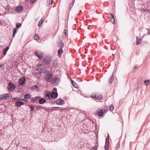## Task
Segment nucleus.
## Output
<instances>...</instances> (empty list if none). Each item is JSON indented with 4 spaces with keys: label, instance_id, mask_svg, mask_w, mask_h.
<instances>
[{
    "label": "nucleus",
    "instance_id": "obj_53",
    "mask_svg": "<svg viewBox=\"0 0 150 150\" xmlns=\"http://www.w3.org/2000/svg\"><path fill=\"white\" fill-rule=\"evenodd\" d=\"M107 112V110H105V109H104V110H103V112Z\"/></svg>",
    "mask_w": 150,
    "mask_h": 150
},
{
    "label": "nucleus",
    "instance_id": "obj_11",
    "mask_svg": "<svg viewBox=\"0 0 150 150\" xmlns=\"http://www.w3.org/2000/svg\"><path fill=\"white\" fill-rule=\"evenodd\" d=\"M56 103L58 105H62L64 103V101L63 100L59 99L55 101Z\"/></svg>",
    "mask_w": 150,
    "mask_h": 150
},
{
    "label": "nucleus",
    "instance_id": "obj_34",
    "mask_svg": "<svg viewBox=\"0 0 150 150\" xmlns=\"http://www.w3.org/2000/svg\"><path fill=\"white\" fill-rule=\"evenodd\" d=\"M34 39L35 40H38L39 39V36L38 34H35L34 35V36L33 37Z\"/></svg>",
    "mask_w": 150,
    "mask_h": 150
},
{
    "label": "nucleus",
    "instance_id": "obj_1",
    "mask_svg": "<svg viewBox=\"0 0 150 150\" xmlns=\"http://www.w3.org/2000/svg\"><path fill=\"white\" fill-rule=\"evenodd\" d=\"M16 86L14 84L11 82L9 83L8 85V89L10 92L13 91L16 88Z\"/></svg>",
    "mask_w": 150,
    "mask_h": 150
},
{
    "label": "nucleus",
    "instance_id": "obj_59",
    "mask_svg": "<svg viewBox=\"0 0 150 150\" xmlns=\"http://www.w3.org/2000/svg\"><path fill=\"white\" fill-rule=\"evenodd\" d=\"M1 13H0V16H1Z\"/></svg>",
    "mask_w": 150,
    "mask_h": 150
},
{
    "label": "nucleus",
    "instance_id": "obj_24",
    "mask_svg": "<svg viewBox=\"0 0 150 150\" xmlns=\"http://www.w3.org/2000/svg\"><path fill=\"white\" fill-rule=\"evenodd\" d=\"M64 44L63 42L62 41L59 42V47L61 48H62L64 47Z\"/></svg>",
    "mask_w": 150,
    "mask_h": 150
},
{
    "label": "nucleus",
    "instance_id": "obj_39",
    "mask_svg": "<svg viewBox=\"0 0 150 150\" xmlns=\"http://www.w3.org/2000/svg\"><path fill=\"white\" fill-rule=\"evenodd\" d=\"M119 142L116 145V149H117L120 148V144L119 143Z\"/></svg>",
    "mask_w": 150,
    "mask_h": 150
},
{
    "label": "nucleus",
    "instance_id": "obj_42",
    "mask_svg": "<svg viewBox=\"0 0 150 150\" xmlns=\"http://www.w3.org/2000/svg\"><path fill=\"white\" fill-rule=\"evenodd\" d=\"M46 4L47 5H49L50 4V0H47V1Z\"/></svg>",
    "mask_w": 150,
    "mask_h": 150
},
{
    "label": "nucleus",
    "instance_id": "obj_29",
    "mask_svg": "<svg viewBox=\"0 0 150 150\" xmlns=\"http://www.w3.org/2000/svg\"><path fill=\"white\" fill-rule=\"evenodd\" d=\"M28 106L29 108L30 109V111L33 112L34 109V107L33 105H28Z\"/></svg>",
    "mask_w": 150,
    "mask_h": 150
},
{
    "label": "nucleus",
    "instance_id": "obj_25",
    "mask_svg": "<svg viewBox=\"0 0 150 150\" xmlns=\"http://www.w3.org/2000/svg\"><path fill=\"white\" fill-rule=\"evenodd\" d=\"M31 96L30 94H26L24 96V98L26 99H29L30 98Z\"/></svg>",
    "mask_w": 150,
    "mask_h": 150
},
{
    "label": "nucleus",
    "instance_id": "obj_35",
    "mask_svg": "<svg viewBox=\"0 0 150 150\" xmlns=\"http://www.w3.org/2000/svg\"><path fill=\"white\" fill-rule=\"evenodd\" d=\"M109 110L112 111L114 109V107L113 105H111L109 106Z\"/></svg>",
    "mask_w": 150,
    "mask_h": 150
},
{
    "label": "nucleus",
    "instance_id": "obj_14",
    "mask_svg": "<svg viewBox=\"0 0 150 150\" xmlns=\"http://www.w3.org/2000/svg\"><path fill=\"white\" fill-rule=\"evenodd\" d=\"M50 95H51V93L50 92L46 93L45 96V98L47 100H50L51 98Z\"/></svg>",
    "mask_w": 150,
    "mask_h": 150
},
{
    "label": "nucleus",
    "instance_id": "obj_37",
    "mask_svg": "<svg viewBox=\"0 0 150 150\" xmlns=\"http://www.w3.org/2000/svg\"><path fill=\"white\" fill-rule=\"evenodd\" d=\"M16 100H24V101L25 100H24V99H23V98H19L18 97H16Z\"/></svg>",
    "mask_w": 150,
    "mask_h": 150
},
{
    "label": "nucleus",
    "instance_id": "obj_50",
    "mask_svg": "<svg viewBox=\"0 0 150 150\" xmlns=\"http://www.w3.org/2000/svg\"><path fill=\"white\" fill-rule=\"evenodd\" d=\"M74 2H75V0H74V1H73V4H72V5H71H71H70V6H71V7H72V6H73V4L74 3Z\"/></svg>",
    "mask_w": 150,
    "mask_h": 150
},
{
    "label": "nucleus",
    "instance_id": "obj_55",
    "mask_svg": "<svg viewBox=\"0 0 150 150\" xmlns=\"http://www.w3.org/2000/svg\"><path fill=\"white\" fill-rule=\"evenodd\" d=\"M53 0H51V5H52V2L53 1Z\"/></svg>",
    "mask_w": 150,
    "mask_h": 150
},
{
    "label": "nucleus",
    "instance_id": "obj_41",
    "mask_svg": "<svg viewBox=\"0 0 150 150\" xmlns=\"http://www.w3.org/2000/svg\"><path fill=\"white\" fill-rule=\"evenodd\" d=\"M97 147H96V146H94L93 147L92 149L93 150H97Z\"/></svg>",
    "mask_w": 150,
    "mask_h": 150
},
{
    "label": "nucleus",
    "instance_id": "obj_12",
    "mask_svg": "<svg viewBox=\"0 0 150 150\" xmlns=\"http://www.w3.org/2000/svg\"><path fill=\"white\" fill-rule=\"evenodd\" d=\"M24 103L23 102L18 101L15 103V105L17 107H19L21 105H23Z\"/></svg>",
    "mask_w": 150,
    "mask_h": 150
},
{
    "label": "nucleus",
    "instance_id": "obj_2",
    "mask_svg": "<svg viewBox=\"0 0 150 150\" xmlns=\"http://www.w3.org/2000/svg\"><path fill=\"white\" fill-rule=\"evenodd\" d=\"M42 61L46 64H49L52 61V59L51 58L48 57H44Z\"/></svg>",
    "mask_w": 150,
    "mask_h": 150
},
{
    "label": "nucleus",
    "instance_id": "obj_58",
    "mask_svg": "<svg viewBox=\"0 0 150 150\" xmlns=\"http://www.w3.org/2000/svg\"><path fill=\"white\" fill-rule=\"evenodd\" d=\"M1 21H0V25H1Z\"/></svg>",
    "mask_w": 150,
    "mask_h": 150
},
{
    "label": "nucleus",
    "instance_id": "obj_19",
    "mask_svg": "<svg viewBox=\"0 0 150 150\" xmlns=\"http://www.w3.org/2000/svg\"><path fill=\"white\" fill-rule=\"evenodd\" d=\"M18 31V29L16 28H14L13 30V34L12 35L13 37L14 38L16 34L17 33Z\"/></svg>",
    "mask_w": 150,
    "mask_h": 150
},
{
    "label": "nucleus",
    "instance_id": "obj_30",
    "mask_svg": "<svg viewBox=\"0 0 150 150\" xmlns=\"http://www.w3.org/2000/svg\"><path fill=\"white\" fill-rule=\"evenodd\" d=\"M59 79L58 77H55L54 78L53 81L55 82L58 83L59 81Z\"/></svg>",
    "mask_w": 150,
    "mask_h": 150
},
{
    "label": "nucleus",
    "instance_id": "obj_3",
    "mask_svg": "<svg viewBox=\"0 0 150 150\" xmlns=\"http://www.w3.org/2000/svg\"><path fill=\"white\" fill-rule=\"evenodd\" d=\"M91 97L94 99H96L98 100H100L102 98V94L98 95L96 93L93 94H92L91 95Z\"/></svg>",
    "mask_w": 150,
    "mask_h": 150
},
{
    "label": "nucleus",
    "instance_id": "obj_33",
    "mask_svg": "<svg viewBox=\"0 0 150 150\" xmlns=\"http://www.w3.org/2000/svg\"><path fill=\"white\" fill-rule=\"evenodd\" d=\"M35 89H38V86L36 85H35L34 86H33L31 88V89L33 90H35Z\"/></svg>",
    "mask_w": 150,
    "mask_h": 150
},
{
    "label": "nucleus",
    "instance_id": "obj_26",
    "mask_svg": "<svg viewBox=\"0 0 150 150\" xmlns=\"http://www.w3.org/2000/svg\"><path fill=\"white\" fill-rule=\"evenodd\" d=\"M44 109V107L43 106L40 105H38L36 106V110H39L41 109Z\"/></svg>",
    "mask_w": 150,
    "mask_h": 150
},
{
    "label": "nucleus",
    "instance_id": "obj_4",
    "mask_svg": "<svg viewBox=\"0 0 150 150\" xmlns=\"http://www.w3.org/2000/svg\"><path fill=\"white\" fill-rule=\"evenodd\" d=\"M41 98V97L38 96L32 98L30 99L31 102L35 104H38L39 99Z\"/></svg>",
    "mask_w": 150,
    "mask_h": 150
},
{
    "label": "nucleus",
    "instance_id": "obj_15",
    "mask_svg": "<svg viewBox=\"0 0 150 150\" xmlns=\"http://www.w3.org/2000/svg\"><path fill=\"white\" fill-rule=\"evenodd\" d=\"M46 80L48 82H51L52 79V74H50V75L46 77Z\"/></svg>",
    "mask_w": 150,
    "mask_h": 150
},
{
    "label": "nucleus",
    "instance_id": "obj_8",
    "mask_svg": "<svg viewBox=\"0 0 150 150\" xmlns=\"http://www.w3.org/2000/svg\"><path fill=\"white\" fill-rule=\"evenodd\" d=\"M51 95H50L51 98L53 99H55L58 96V94L57 92H52L51 93Z\"/></svg>",
    "mask_w": 150,
    "mask_h": 150
},
{
    "label": "nucleus",
    "instance_id": "obj_6",
    "mask_svg": "<svg viewBox=\"0 0 150 150\" xmlns=\"http://www.w3.org/2000/svg\"><path fill=\"white\" fill-rule=\"evenodd\" d=\"M35 55L39 59H41L43 56V53L40 51H36L35 52Z\"/></svg>",
    "mask_w": 150,
    "mask_h": 150
},
{
    "label": "nucleus",
    "instance_id": "obj_28",
    "mask_svg": "<svg viewBox=\"0 0 150 150\" xmlns=\"http://www.w3.org/2000/svg\"><path fill=\"white\" fill-rule=\"evenodd\" d=\"M67 30H66L65 29L64 31V34L62 35V37L63 38H66L67 36Z\"/></svg>",
    "mask_w": 150,
    "mask_h": 150
},
{
    "label": "nucleus",
    "instance_id": "obj_47",
    "mask_svg": "<svg viewBox=\"0 0 150 150\" xmlns=\"http://www.w3.org/2000/svg\"><path fill=\"white\" fill-rule=\"evenodd\" d=\"M71 82L73 85H74V84L75 83L73 80H71Z\"/></svg>",
    "mask_w": 150,
    "mask_h": 150
},
{
    "label": "nucleus",
    "instance_id": "obj_52",
    "mask_svg": "<svg viewBox=\"0 0 150 150\" xmlns=\"http://www.w3.org/2000/svg\"><path fill=\"white\" fill-rule=\"evenodd\" d=\"M147 33L149 35H150V30H149V31H148V33Z\"/></svg>",
    "mask_w": 150,
    "mask_h": 150
},
{
    "label": "nucleus",
    "instance_id": "obj_23",
    "mask_svg": "<svg viewBox=\"0 0 150 150\" xmlns=\"http://www.w3.org/2000/svg\"><path fill=\"white\" fill-rule=\"evenodd\" d=\"M63 52V50H62V48H60L58 50V54L59 57H61V55L62 53Z\"/></svg>",
    "mask_w": 150,
    "mask_h": 150
},
{
    "label": "nucleus",
    "instance_id": "obj_49",
    "mask_svg": "<svg viewBox=\"0 0 150 150\" xmlns=\"http://www.w3.org/2000/svg\"><path fill=\"white\" fill-rule=\"evenodd\" d=\"M137 67V66H135L134 67H133V69H136L137 67Z\"/></svg>",
    "mask_w": 150,
    "mask_h": 150
},
{
    "label": "nucleus",
    "instance_id": "obj_36",
    "mask_svg": "<svg viewBox=\"0 0 150 150\" xmlns=\"http://www.w3.org/2000/svg\"><path fill=\"white\" fill-rule=\"evenodd\" d=\"M44 73L45 74H47L46 76H48L50 75V74H52L50 71H44Z\"/></svg>",
    "mask_w": 150,
    "mask_h": 150
},
{
    "label": "nucleus",
    "instance_id": "obj_31",
    "mask_svg": "<svg viewBox=\"0 0 150 150\" xmlns=\"http://www.w3.org/2000/svg\"><path fill=\"white\" fill-rule=\"evenodd\" d=\"M5 99L4 94L0 95V101L4 100Z\"/></svg>",
    "mask_w": 150,
    "mask_h": 150
},
{
    "label": "nucleus",
    "instance_id": "obj_43",
    "mask_svg": "<svg viewBox=\"0 0 150 150\" xmlns=\"http://www.w3.org/2000/svg\"><path fill=\"white\" fill-rule=\"evenodd\" d=\"M73 85L74 87L76 88H77V85L76 83H75L74 84V85Z\"/></svg>",
    "mask_w": 150,
    "mask_h": 150
},
{
    "label": "nucleus",
    "instance_id": "obj_7",
    "mask_svg": "<svg viewBox=\"0 0 150 150\" xmlns=\"http://www.w3.org/2000/svg\"><path fill=\"white\" fill-rule=\"evenodd\" d=\"M26 82V79L24 77H22L19 79L18 83L21 85H24Z\"/></svg>",
    "mask_w": 150,
    "mask_h": 150
},
{
    "label": "nucleus",
    "instance_id": "obj_9",
    "mask_svg": "<svg viewBox=\"0 0 150 150\" xmlns=\"http://www.w3.org/2000/svg\"><path fill=\"white\" fill-rule=\"evenodd\" d=\"M46 101V99L44 98H41L39 99L38 103L40 104H42L45 103Z\"/></svg>",
    "mask_w": 150,
    "mask_h": 150
},
{
    "label": "nucleus",
    "instance_id": "obj_18",
    "mask_svg": "<svg viewBox=\"0 0 150 150\" xmlns=\"http://www.w3.org/2000/svg\"><path fill=\"white\" fill-rule=\"evenodd\" d=\"M9 48V47H7L3 49V54L4 55H5L6 54V52Z\"/></svg>",
    "mask_w": 150,
    "mask_h": 150
},
{
    "label": "nucleus",
    "instance_id": "obj_38",
    "mask_svg": "<svg viewBox=\"0 0 150 150\" xmlns=\"http://www.w3.org/2000/svg\"><path fill=\"white\" fill-rule=\"evenodd\" d=\"M21 25V24L20 23H17L16 24V27L17 28H20Z\"/></svg>",
    "mask_w": 150,
    "mask_h": 150
},
{
    "label": "nucleus",
    "instance_id": "obj_27",
    "mask_svg": "<svg viewBox=\"0 0 150 150\" xmlns=\"http://www.w3.org/2000/svg\"><path fill=\"white\" fill-rule=\"evenodd\" d=\"M113 75H112V76L110 77L109 79V82L110 84H111L112 81H113V80L114 79V78L113 77Z\"/></svg>",
    "mask_w": 150,
    "mask_h": 150
},
{
    "label": "nucleus",
    "instance_id": "obj_48",
    "mask_svg": "<svg viewBox=\"0 0 150 150\" xmlns=\"http://www.w3.org/2000/svg\"><path fill=\"white\" fill-rule=\"evenodd\" d=\"M42 22H39L38 23V25L39 26H40V25L41 24Z\"/></svg>",
    "mask_w": 150,
    "mask_h": 150
},
{
    "label": "nucleus",
    "instance_id": "obj_40",
    "mask_svg": "<svg viewBox=\"0 0 150 150\" xmlns=\"http://www.w3.org/2000/svg\"><path fill=\"white\" fill-rule=\"evenodd\" d=\"M37 1V0H30V2L32 3H34Z\"/></svg>",
    "mask_w": 150,
    "mask_h": 150
},
{
    "label": "nucleus",
    "instance_id": "obj_17",
    "mask_svg": "<svg viewBox=\"0 0 150 150\" xmlns=\"http://www.w3.org/2000/svg\"><path fill=\"white\" fill-rule=\"evenodd\" d=\"M110 14L111 16V21L112 23L114 24L115 23V22L114 16L111 13H110Z\"/></svg>",
    "mask_w": 150,
    "mask_h": 150
},
{
    "label": "nucleus",
    "instance_id": "obj_54",
    "mask_svg": "<svg viewBox=\"0 0 150 150\" xmlns=\"http://www.w3.org/2000/svg\"><path fill=\"white\" fill-rule=\"evenodd\" d=\"M52 108H59V107H52Z\"/></svg>",
    "mask_w": 150,
    "mask_h": 150
},
{
    "label": "nucleus",
    "instance_id": "obj_51",
    "mask_svg": "<svg viewBox=\"0 0 150 150\" xmlns=\"http://www.w3.org/2000/svg\"><path fill=\"white\" fill-rule=\"evenodd\" d=\"M41 22H42H42L44 21V20H43V18H42L41 19Z\"/></svg>",
    "mask_w": 150,
    "mask_h": 150
},
{
    "label": "nucleus",
    "instance_id": "obj_5",
    "mask_svg": "<svg viewBox=\"0 0 150 150\" xmlns=\"http://www.w3.org/2000/svg\"><path fill=\"white\" fill-rule=\"evenodd\" d=\"M109 136L108 135L106 138L105 142V144L104 146L105 150H109Z\"/></svg>",
    "mask_w": 150,
    "mask_h": 150
},
{
    "label": "nucleus",
    "instance_id": "obj_21",
    "mask_svg": "<svg viewBox=\"0 0 150 150\" xmlns=\"http://www.w3.org/2000/svg\"><path fill=\"white\" fill-rule=\"evenodd\" d=\"M98 115L100 116L101 117L103 116V112L102 110H99L97 112Z\"/></svg>",
    "mask_w": 150,
    "mask_h": 150
},
{
    "label": "nucleus",
    "instance_id": "obj_13",
    "mask_svg": "<svg viewBox=\"0 0 150 150\" xmlns=\"http://www.w3.org/2000/svg\"><path fill=\"white\" fill-rule=\"evenodd\" d=\"M4 95L5 99H9L11 98L13 96L10 93L4 94Z\"/></svg>",
    "mask_w": 150,
    "mask_h": 150
},
{
    "label": "nucleus",
    "instance_id": "obj_16",
    "mask_svg": "<svg viewBox=\"0 0 150 150\" xmlns=\"http://www.w3.org/2000/svg\"><path fill=\"white\" fill-rule=\"evenodd\" d=\"M23 10V7L21 6H19L15 8V10L17 12H20Z\"/></svg>",
    "mask_w": 150,
    "mask_h": 150
},
{
    "label": "nucleus",
    "instance_id": "obj_10",
    "mask_svg": "<svg viewBox=\"0 0 150 150\" xmlns=\"http://www.w3.org/2000/svg\"><path fill=\"white\" fill-rule=\"evenodd\" d=\"M43 70L42 69L38 67L36 69L35 72L36 73L40 74L42 73Z\"/></svg>",
    "mask_w": 150,
    "mask_h": 150
},
{
    "label": "nucleus",
    "instance_id": "obj_45",
    "mask_svg": "<svg viewBox=\"0 0 150 150\" xmlns=\"http://www.w3.org/2000/svg\"><path fill=\"white\" fill-rule=\"evenodd\" d=\"M71 82L73 85H74V84L75 83L73 80H71Z\"/></svg>",
    "mask_w": 150,
    "mask_h": 150
},
{
    "label": "nucleus",
    "instance_id": "obj_57",
    "mask_svg": "<svg viewBox=\"0 0 150 150\" xmlns=\"http://www.w3.org/2000/svg\"><path fill=\"white\" fill-rule=\"evenodd\" d=\"M3 65L2 64H0V68L3 66Z\"/></svg>",
    "mask_w": 150,
    "mask_h": 150
},
{
    "label": "nucleus",
    "instance_id": "obj_44",
    "mask_svg": "<svg viewBox=\"0 0 150 150\" xmlns=\"http://www.w3.org/2000/svg\"><path fill=\"white\" fill-rule=\"evenodd\" d=\"M57 89L56 88H53V91H54V92H57Z\"/></svg>",
    "mask_w": 150,
    "mask_h": 150
},
{
    "label": "nucleus",
    "instance_id": "obj_46",
    "mask_svg": "<svg viewBox=\"0 0 150 150\" xmlns=\"http://www.w3.org/2000/svg\"><path fill=\"white\" fill-rule=\"evenodd\" d=\"M71 82L73 85H74V84L75 83L73 80H71Z\"/></svg>",
    "mask_w": 150,
    "mask_h": 150
},
{
    "label": "nucleus",
    "instance_id": "obj_32",
    "mask_svg": "<svg viewBox=\"0 0 150 150\" xmlns=\"http://www.w3.org/2000/svg\"><path fill=\"white\" fill-rule=\"evenodd\" d=\"M144 85H147L149 83H150V80H147L144 81Z\"/></svg>",
    "mask_w": 150,
    "mask_h": 150
},
{
    "label": "nucleus",
    "instance_id": "obj_20",
    "mask_svg": "<svg viewBox=\"0 0 150 150\" xmlns=\"http://www.w3.org/2000/svg\"><path fill=\"white\" fill-rule=\"evenodd\" d=\"M136 43L137 45H139L142 42V40L141 39L138 38L137 37H136Z\"/></svg>",
    "mask_w": 150,
    "mask_h": 150
},
{
    "label": "nucleus",
    "instance_id": "obj_22",
    "mask_svg": "<svg viewBox=\"0 0 150 150\" xmlns=\"http://www.w3.org/2000/svg\"><path fill=\"white\" fill-rule=\"evenodd\" d=\"M142 13H144L146 14H148L150 13L149 11L148 10L144 8H142Z\"/></svg>",
    "mask_w": 150,
    "mask_h": 150
},
{
    "label": "nucleus",
    "instance_id": "obj_56",
    "mask_svg": "<svg viewBox=\"0 0 150 150\" xmlns=\"http://www.w3.org/2000/svg\"><path fill=\"white\" fill-rule=\"evenodd\" d=\"M16 97L15 98H12V99L13 100H16Z\"/></svg>",
    "mask_w": 150,
    "mask_h": 150
}]
</instances>
